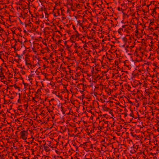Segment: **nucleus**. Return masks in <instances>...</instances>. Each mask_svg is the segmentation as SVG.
<instances>
[{"label":"nucleus","instance_id":"nucleus-40","mask_svg":"<svg viewBox=\"0 0 159 159\" xmlns=\"http://www.w3.org/2000/svg\"><path fill=\"white\" fill-rule=\"evenodd\" d=\"M21 73H22V74H25V72L24 71V70H21Z\"/></svg>","mask_w":159,"mask_h":159},{"label":"nucleus","instance_id":"nucleus-46","mask_svg":"<svg viewBox=\"0 0 159 159\" xmlns=\"http://www.w3.org/2000/svg\"><path fill=\"white\" fill-rule=\"evenodd\" d=\"M19 21L20 23V24L23 25V23L20 20V18H19Z\"/></svg>","mask_w":159,"mask_h":159},{"label":"nucleus","instance_id":"nucleus-4","mask_svg":"<svg viewBox=\"0 0 159 159\" xmlns=\"http://www.w3.org/2000/svg\"><path fill=\"white\" fill-rule=\"evenodd\" d=\"M46 144V143H45L43 145V147L44 149L45 150L46 152H48L49 150L48 149V147L47 146H45V145Z\"/></svg>","mask_w":159,"mask_h":159},{"label":"nucleus","instance_id":"nucleus-59","mask_svg":"<svg viewBox=\"0 0 159 159\" xmlns=\"http://www.w3.org/2000/svg\"><path fill=\"white\" fill-rule=\"evenodd\" d=\"M89 112L91 113L92 114H93V112L91 110H89Z\"/></svg>","mask_w":159,"mask_h":159},{"label":"nucleus","instance_id":"nucleus-37","mask_svg":"<svg viewBox=\"0 0 159 159\" xmlns=\"http://www.w3.org/2000/svg\"><path fill=\"white\" fill-rule=\"evenodd\" d=\"M153 35L156 36V37L157 38L158 37V35H157L155 33H154L153 34Z\"/></svg>","mask_w":159,"mask_h":159},{"label":"nucleus","instance_id":"nucleus-53","mask_svg":"<svg viewBox=\"0 0 159 159\" xmlns=\"http://www.w3.org/2000/svg\"><path fill=\"white\" fill-rule=\"evenodd\" d=\"M72 78L73 79H74L75 80H78V79L77 78H74V77L72 76Z\"/></svg>","mask_w":159,"mask_h":159},{"label":"nucleus","instance_id":"nucleus-14","mask_svg":"<svg viewBox=\"0 0 159 159\" xmlns=\"http://www.w3.org/2000/svg\"><path fill=\"white\" fill-rule=\"evenodd\" d=\"M75 46H74V48H80V46H79V47H78V45H76V44H77V43H75Z\"/></svg>","mask_w":159,"mask_h":159},{"label":"nucleus","instance_id":"nucleus-47","mask_svg":"<svg viewBox=\"0 0 159 159\" xmlns=\"http://www.w3.org/2000/svg\"><path fill=\"white\" fill-rule=\"evenodd\" d=\"M84 89H83V90H80V92L82 94V93H83V92H84Z\"/></svg>","mask_w":159,"mask_h":159},{"label":"nucleus","instance_id":"nucleus-17","mask_svg":"<svg viewBox=\"0 0 159 159\" xmlns=\"http://www.w3.org/2000/svg\"><path fill=\"white\" fill-rule=\"evenodd\" d=\"M61 40H59L57 42H56V43L57 44H58L61 42Z\"/></svg>","mask_w":159,"mask_h":159},{"label":"nucleus","instance_id":"nucleus-35","mask_svg":"<svg viewBox=\"0 0 159 159\" xmlns=\"http://www.w3.org/2000/svg\"><path fill=\"white\" fill-rule=\"evenodd\" d=\"M122 114H124L125 117H126L127 116V114L126 113H122Z\"/></svg>","mask_w":159,"mask_h":159},{"label":"nucleus","instance_id":"nucleus-28","mask_svg":"<svg viewBox=\"0 0 159 159\" xmlns=\"http://www.w3.org/2000/svg\"><path fill=\"white\" fill-rule=\"evenodd\" d=\"M18 41L20 42V44L21 45H22L23 44V42L22 41H20V40L19 39H18Z\"/></svg>","mask_w":159,"mask_h":159},{"label":"nucleus","instance_id":"nucleus-1","mask_svg":"<svg viewBox=\"0 0 159 159\" xmlns=\"http://www.w3.org/2000/svg\"><path fill=\"white\" fill-rule=\"evenodd\" d=\"M21 134V138L25 140V142H26V139H27L26 137H25V136L26 134L27 133V131L25 130H22L20 133Z\"/></svg>","mask_w":159,"mask_h":159},{"label":"nucleus","instance_id":"nucleus-6","mask_svg":"<svg viewBox=\"0 0 159 159\" xmlns=\"http://www.w3.org/2000/svg\"><path fill=\"white\" fill-rule=\"evenodd\" d=\"M154 12H155V13H157L156 11L155 8H154L153 9L152 12L151 14V15H152L153 16H153V14H154Z\"/></svg>","mask_w":159,"mask_h":159},{"label":"nucleus","instance_id":"nucleus-52","mask_svg":"<svg viewBox=\"0 0 159 159\" xmlns=\"http://www.w3.org/2000/svg\"><path fill=\"white\" fill-rule=\"evenodd\" d=\"M16 4L17 5L18 4L19 5H22V4L21 3V2H19L18 3H16Z\"/></svg>","mask_w":159,"mask_h":159},{"label":"nucleus","instance_id":"nucleus-12","mask_svg":"<svg viewBox=\"0 0 159 159\" xmlns=\"http://www.w3.org/2000/svg\"><path fill=\"white\" fill-rule=\"evenodd\" d=\"M123 40L125 42H127V39L125 37H124L123 38Z\"/></svg>","mask_w":159,"mask_h":159},{"label":"nucleus","instance_id":"nucleus-29","mask_svg":"<svg viewBox=\"0 0 159 159\" xmlns=\"http://www.w3.org/2000/svg\"><path fill=\"white\" fill-rule=\"evenodd\" d=\"M75 36V35H71V37H70L71 39V38H72V39L74 38Z\"/></svg>","mask_w":159,"mask_h":159},{"label":"nucleus","instance_id":"nucleus-8","mask_svg":"<svg viewBox=\"0 0 159 159\" xmlns=\"http://www.w3.org/2000/svg\"><path fill=\"white\" fill-rule=\"evenodd\" d=\"M130 111L132 112L131 113H130L129 114V116H130L132 117L133 118H134V117L133 116L134 115L133 113V111L131 110V109H130Z\"/></svg>","mask_w":159,"mask_h":159},{"label":"nucleus","instance_id":"nucleus-22","mask_svg":"<svg viewBox=\"0 0 159 159\" xmlns=\"http://www.w3.org/2000/svg\"><path fill=\"white\" fill-rule=\"evenodd\" d=\"M39 92H41V89H39L38 90L37 92L36 93H38Z\"/></svg>","mask_w":159,"mask_h":159},{"label":"nucleus","instance_id":"nucleus-20","mask_svg":"<svg viewBox=\"0 0 159 159\" xmlns=\"http://www.w3.org/2000/svg\"><path fill=\"white\" fill-rule=\"evenodd\" d=\"M84 93H82V100H83L84 98L85 97H84Z\"/></svg>","mask_w":159,"mask_h":159},{"label":"nucleus","instance_id":"nucleus-50","mask_svg":"<svg viewBox=\"0 0 159 159\" xmlns=\"http://www.w3.org/2000/svg\"><path fill=\"white\" fill-rule=\"evenodd\" d=\"M57 96L58 97H60L61 98V99H62V96L61 95V96H60V95H57Z\"/></svg>","mask_w":159,"mask_h":159},{"label":"nucleus","instance_id":"nucleus-62","mask_svg":"<svg viewBox=\"0 0 159 159\" xmlns=\"http://www.w3.org/2000/svg\"><path fill=\"white\" fill-rule=\"evenodd\" d=\"M70 31L69 30H67V32L68 33V34H70Z\"/></svg>","mask_w":159,"mask_h":159},{"label":"nucleus","instance_id":"nucleus-55","mask_svg":"<svg viewBox=\"0 0 159 159\" xmlns=\"http://www.w3.org/2000/svg\"><path fill=\"white\" fill-rule=\"evenodd\" d=\"M17 29L18 30H20V31H22V30H21V28H20V27H18L17 28Z\"/></svg>","mask_w":159,"mask_h":159},{"label":"nucleus","instance_id":"nucleus-9","mask_svg":"<svg viewBox=\"0 0 159 159\" xmlns=\"http://www.w3.org/2000/svg\"><path fill=\"white\" fill-rule=\"evenodd\" d=\"M75 32L77 33L76 34H75V36H76V38H77V37H79V35H80V34H79V33H78V32L77 30H76Z\"/></svg>","mask_w":159,"mask_h":159},{"label":"nucleus","instance_id":"nucleus-11","mask_svg":"<svg viewBox=\"0 0 159 159\" xmlns=\"http://www.w3.org/2000/svg\"><path fill=\"white\" fill-rule=\"evenodd\" d=\"M14 86L15 87V88L16 89H17V88H18V87H17L16 85V84H14V85H11V86Z\"/></svg>","mask_w":159,"mask_h":159},{"label":"nucleus","instance_id":"nucleus-56","mask_svg":"<svg viewBox=\"0 0 159 159\" xmlns=\"http://www.w3.org/2000/svg\"><path fill=\"white\" fill-rule=\"evenodd\" d=\"M120 9H121V8H120V7H118L117 8V10L119 11H120Z\"/></svg>","mask_w":159,"mask_h":159},{"label":"nucleus","instance_id":"nucleus-26","mask_svg":"<svg viewBox=\"0 0 159 159\" xmlns=\"http://www.w3.org/2000/svg\"><path fill=\"white\" fill-rule=\"evenodd\" d=\"M86 47H87V45L86 44H85L84 45V46H83V47L85 50H87V49H86V48H85Z\"/></svg>","mask_w":159,"mask_h":159},{"label":"nucleus","instance_id":"nucleus-33","mask_svg":"<svg viewBox=\"0 0 159 159\" xmlns=\"http://www.w3.org/2000/svg\"><path fill=\"white\" fill-rule=\"evenodd\" d=\"M15 45H16L17 44V41L16 39H15Z\"/></svg>","mask_w":159,"mask_h":159},{"label":"nucleus","instance_id":"nucleus-5","mask_svg":"<svg viewBox=\"0 0 159 159\" xmlns=\"http://www.w3.org/2000/svg\"><path fill=\"white\" fill-rule=\"evenodd\" d=\"M27 57H25V64L26 65H30L31 66H32V65L30 64V61L27 62V60H26Z\"/></svg>","mask_w":159,"mask_h":159},{"label":"nucleus","instance_id":"nucleus-25","mask_svg":"<svg viewBox=\"0 0 159 159\" xmlns=\"http://www.w3.org/2000/svg\"><path fill=\"white\" fill-rule=\"evenodd\" d=\"M109 113L111 114V115L112 116H114V115H113V113L111 111H110L109 112Z\"/></svg>","mask_w":159,"mask_h":159},{"label":"nucleus","instance_id":"nucleus-49","mask_svg":"<svg viewBox=\"0 0 159 159\" xmlns=\"http://www.w3.org/2000/svg\"><path fill=\"white\" fill-rule=\"evenodd\" d=\"M53 16L55 17L57 16H56V14L55 13L54 11H53Z\"/></svg>","mask_w":159,"mask_h":159},{"label":"nucleus","instance_id":"nucleus-34","mask_svg":"<svg viewBox=\"0 0 159 159\" xmlns=\"http://www.w3.org/2000/svg\"><path fill=\"white\" fill-rule=\"evenodd\" d=\"M128 102L129 103L131 104H133V102L131 101L130 100H129V99H128Z\"/></svg>","mask_w":159,"mask_h":159},{"label":"nucleus","instance_id":"nucleus-48","mask_svg":"<svg viewBox=\"0 0 159 159\" xmlns=\"http://www.w3.org/2000/svg\"><path fill=\"white\" fill-rule=\"evenodd\" d=\"M87 36L88 39H91L92 38V37H90V36H89L88 35Z\"/></svg>","mask_w":159,"mask_h":159},{"label":"nucleus","instance_id":"nucleus-19","mask_svg":"<svg viewBox=\"0 0 159 159\" xmlns=\"http://www.w3.org/2000/svg\"><path fill=\"white\" fill-rule=\"evenodd\" d=\"M80 75L79 73H77L76 74V75H75V77H78Z\"/></svg>","mask_w":159,"mask_h":159},{"label":"nucleus","instance_id":"nucleus-44","mask_svg":"<svg viewBox=\"0 0 159 159\" xmlns=\"http://www.w3.org/2000/svg\"><path fill=\"white\" fill-rule=\"evenodd\" d=\"M18 102L19 103L21 102V100L20 99V98H19V99L18 100Z\"/></svg>","mask_w":159,"mask_h":159},{"label":"nucleus","instance_id":"nucleus-16","mask_svg":"<svg viewBox=\"0 0 159 159\" xmlns=\"http://www.w3.org/2000/svg\"><path fill=\"white\" fill-rule=\"evenodd\" d=\"M0 28H1V29L0 30V33L2 34V32L4 31V30L2 28H1L0 27Z\"/></svg>","mask_w":159,"mask_h":159},{"label":"nucleus","instance_id":"nucleus-32","mask_svg":"<svg viewBox=\"0 0 159 159\" xmlns=\"http://www.w3.org/2000/svg\"><path fill=\"white\" fill-rule=\"evenodd\" d=\"M16 56H17L18 58H20V57H21L20 55L19 54H17V53H16Z\"/></svg>","mask_w":159,"mask_h":159},{"label":"nucleus","instance_id":"nucleus-30","mask_svg":"<svg viewBox=\"0 0 159 159\" xmlns=\"http://www.w3.org/2000/svg\"><path fill=\"white\" fill-rule=\"evenodd\" d=\"M115 64L117 66H118V61H115Z\"/></svg>","mask_w":159,"mask_h":159},{"label":"nucleus","instance_id":"nucleus-21","mask_svg":"<svg viewBox=\"0 0 159 159\" xmlns=\"http://www.w3.org/2000/svg\"><path fill=\"white\" fill-rule=\"evenodd\" d=\"M140 59H141L140 60H139L137 59L136 58L135 61L136 62H139V61H141L142 60V59L141 58Z\"/></svg>","mask_w":159,"mask_h":159},{"label":"nucleus","instance_id":"nucleus-41","mask_svg":"<svg viewBox=\"0 0 159 159\" xmlns=\"http://www.w3.org/2000/svg\"><path fill=\"white\" fill-rule=\"evenodd\" d=\"M39 20H38V21H36L35 22V23L36 24H39Z\"/></svg>","mask_w":159,"mask_h":159},{"label":"nucleus","instance_id":"nucleus-61","mask_svg":"<svg viewBox=\"0 0 159 159\" xmlns=\"http://www.w3.org/2000/svg\"><path fill=\"white\" fill-rule=\"evenodd\" d=\"M70 41H71V42L72 43H75V42L74 41H73V40H71V38H70Z\"/></svg>","mask_w":159,"mask_h":159},{"label":"nucleus","instance_id":"nucleus-15","mask_svg":"<svg viewBox=\"0 0 159 159\" xmlns=\"http://www.w3.org/2000/svg\"><path fill=\"white\" fill-rule=\"evenodd\" d=\"M135 33H136V34H135V35L136 36H137V35H138V33H139V31H138V29H137L136 31H135Z\"/></svg>","mask_w":159,"mask_h":159},{"label":"nucleus","instance_id":"nucleus-54","mask_svg":"<svg viewBox=\"0 0 159 159\" xmlns=\"http://www.w3.org/2000/svg\"><path fill=\"white\" fill-rule=\"evenodd\" d=\"M75 53H79V52L77 50H75Z\"/></svg>","mask_w":159,"mask_h":159},{"label":"nucleus","instance_id":"nucleus-10","mask_svg":"<svg viewBox=\"0 0 159 159\" xmlns=\"http://www.w3.org/2000/svg\"><path fill=\"white\" fill-rule=\"evenodd\" d=\"M67 41H65L64 42V43H65V45L66 46L67 48H69V46L68 45H67Z\"/></svg>","mask_w":159,"mask_h":159},{"label":"nucleus","instance_id":"nucleus-13","mask_svg":"<svg viewBox=\"0 0 159 159\" xmlns=\"http://www.w3.org/2000/svg\"><path fill=\"white\" fill-rule=\"evenodd\" d=\"M130 134H131V135L132 136H133V137H136L137 136L136 135V134H134V133H132V132H131L130 133Z\"/></svg>","mask_w":159,"mask_h":159},{"label":"nucleus","instance_id":"nucleus-7","mask_svg":"<svg viewBox=\"0 0 159 159\" xmlns=\"http://www.w3.org/2000/svg\"><path fill=\"white\" fill-rule=\"evenodd\" d=\"M22 83L24 85V88L25 89L26 88V86L28 85V84H26V83H25L24 80L22 81Z\"/></svg>","mask_w":159,"mask_h":159},{"label":"nucleus","instance_id":"nucleus-3","mask_svg":"<svg viewBox=\"0 0 159 159\" xmlns=\"http://www.w3.org/2000/svg\"><path fill=\"white\" fill-rule=\"evenodd\" d=\"M105 105H104V106H102V108H103V110L104 111H107L110 110V109L109 108H108L107 107H105Z\"/></svg>","mask_w":159,"mask_h":159},{"label":"nucleus","instance_id":"nucleus-23","mask_svg":"<svg viewBox=\"0 0 159 159\" xmlns=\"http://www.w3.org/2000/svg\"><path fill=\"white\" fill-rule=\"evenodd\" d=\"M21 106H22L21 105L19 106L18 107V108L17 110H20V111H22V110L21 109H19V107Z\"/></svg>","mask_w":159,"mask_h":159},{"label":"nucleus","instance_id":"nucleus-43","mask_svg":"<svg viewBox=\"0 0 159 159\" xmlns=\"http://www.w3.org/2000/svg\"><path fill=\"white\" fill-rule=\"evenodd\" d=\"M31 24V22H30V23L28 24H25V27H26L27 25H29L30 24Z\"/></svg>","mask_w":159,"mask_h":159},{"label":"nucleus","instance_id":"nucleus-2","mask_svg":"<svg viewBox=\"0 0 159 159\" xmlns=\"http://www.w3.org/2000/svg\"><path fill=\"white\" fill-rule=\"evenodd\" d=\"M3 73L2 72V71L1 70L0 71V78L2 77V78H1V81L2 82H3L4 83V84H6L7 85V84L6 83L7 82V81H2V80L3 79H4L5 78V76L4 75H3Z\"/></svg>","mask_w":159,"mask_h":159},{"label":"nucleus","instance_id":"nucleus-64","mask_svg":"<svg viewBox=\"0 0 159 159\" xmlns=\"http://www.w3.org/2000/svg\"><path fill=\"white\" fill-rule=\"evenodd\" d=\"M126 25H123L122 26V27L123 28H125L126 27Z\"/></svg>","mask_w":159,"mask_h":159},{"label":"nucleus","instance_id":"nucleus-57","mask_svg":"<svg viewBox=\"0 0 159 159\" xmlns=\"http://www.w3.org/2000/svg\"><path fill=\"white\" fill-rule=\"evenodd\" d=\"M107 94L108 95H110L111 94V91L110 90V92H107Z\"/></svg>","mask_w":159,"mask_h":159},{"label":"nucleus","instance_id":"nucleus-42","mask_svg":"<svg viewBox=\"0 0 159 159\" xmlns=\"http://www.w3.org/2000/svg\"><path fill=\"white\" fill-rule=\"evenodd\" d=\"M28 105L27 104L24 105V107H26V108L28 107Z\"/></svg>","mask_w":159,"mask_h":159},{"label":"nucleus","instance_id":"nucleus-18","mask_svg":"<svg viewBox=\"0 0 159 159\" xmlns=\"http://www.w3.org/2000/svg\"><path fill=\"white\" fill-rule=\"evenodd\" d=\"M16 45H14L13 46H12L11 47V48H14V49L15 50H16ZM14 52H15V51H14Z\"/></svg>","mask_w":159,"mask_h":159},{"label":"nucleus","instance_id":"nucleus-63","mask_svg":"<svg viewBox=\"0 0 159 159\" xmlns=\"http://www.w3.org/2000/svg\"><path fill=\"white\" fill-rule=\"evenodd\" d=\"M9 98L11 99H13L14 98V97L13 96H11V97H10Z\"/></svg>","mask_w":159,"mask_h":159},{"label":"nucleus","instance_id":"nucleus-45","mask_svg":"<svg viewBox=\"0 0 159 159\" xmlns=\"http://www.w3.org/2000/svg\"><path fill=\"white\" fill-rule=\"evenodd\" d=\"M72 27H73V28L74 29V30L76 31V28L75 27V25H73Z\"/></svg>","mask_w":159,"mask_h":159},{"label":"nucleus","instance_id":"nucleus-27","mask_svg":"<svg viewBox=\"0 0 159 159\" xmlns=\"http://www.w3.org/2000/svg\"><path fill=\"white\" fill-rule=\"evenodd\" d=\"M14 112L16 114H17V115H19V113L17 112V111H16V110H14Z\"/></svg>","mask_w":159,"mask_h":159},{"label":"nucleus","instance_id":"nucleus-60","mask_svg":"<svg viewBox=\"0 0 159 159\" xmlns=\"http://www.w3.org/2000/svg\"><path fill=\"white\" fill-rule=\"evenodd\" d=\"M32 49H33V51L34 52H35V53H36V52H37L36 51H35V50H34V48H32Z\"/></svg>","mask_w":159,"mask_h":159},{"label":"nucleus","instance_id":"nucleus-39","mask_svg":"<svg viewBox=\"0 0 159 159\" xmlns=\"http://www.w3.org/2000/svg\"><path fill=\"white\" fill-rule=\"evenodd\" d=\"M58 50L59 51H60L61 52H62L63 51L64 49L63 48H61V49H59Z\"/></svg>","mask_w":159,"mask_h":159},{"label":"nucleus","instance_id":"nucleus-24","mask_svg":"<svg viewBox=\"0 0 159 159\" xmlns=\"http://www.w3.org/2000/svg\"><path fill=\"white\" fill-rule=\"evenodd\" d=\"M153 23H154V22L153 21L151 22L149 24V26H150L151 25H152Z\"/></svg>","mask_w":159,"mask_h":159},{"label":"nucleus","instance_id":"nucleus-58","mask_svg":"<svg viewBox=\"0 0 159 159\" xmlns=\"http://www.w3.org/2000/svg\"><path fill=\"white\" fill-rule=\"evenodd\" d=\"M32 77V75H29L28 78H30Z\"/></svg>","mask_w":159,"mask_h":159},{"label":"nucleus","instance_id":"nucleus-31","mask_svg":"<svg viewBox=\"0 0 159 159\" xmlns=\"http://www.w3.org/2000/svg\"><path fill=\"white\" fill-rule=\"evenodd\" d=\"M150 62H147V63H145L144 64V65H145V64H147L148 65H149L150 64Z\"/></svg>","mask_w":159,"mask_h":159},{"label":"nucleus","instance_id":"nucleus-51","mask_svg":"<svg viewBox=\"0 0 159 159\" xmlns=\"http://www.w3.org/2000/svg\"><path fill=\"white\" fill-rule=\"evenodd\" d=\"M61 111H63V107H62V106H61Z\"/></svg>","mask_w":159,"mask_h":159},{"label":"nucleus","instance_id":"nucleus-36","mask_svg":"<svg viewBox=\"0 0 159 159\" xmlns=\"http://www.w3.org/2000/svg\"><path fill=\"white\" fill-rule=\"evenodd\" d=\"M98 130H100L102 129V127L100 126H98Z\"/></svg>","mask_w":159,"mask_h":159},{"label":"nucleus","instance_id":"nucleus-38","mask_svg":"<svg viewBox=\"0 0 159 159\" xmlns=\"http://www.w3.org/2000/svg\"><path fill=\"white\" fill-rule=\"evenodd\" d=\"M42 74H43L44 75H45V77L46 78V73H44L43 72H42Z\"/></svg>","mask_w":159,"mask_h":159}]
</instances>
